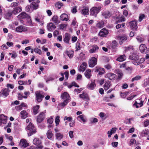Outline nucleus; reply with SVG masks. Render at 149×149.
Masks as SVG:
<instances>
[{"label": "nucleus", "mask_w": 149, "mask_h": 149, "mask_svg": "<svg viewBox=\"0 0 149 149\" xmlns=\"http://www.w3.org/2000/svg\"><path fill=\"white\" fill-rule=\"evenodd\" d=\"M27 130H29V131L28 134L29 136L34 134L36 133V131L33 124L30 123L26 127Z\"/></svg>", "instance_id": "obj_1"}, {"label": "nucleus", "mask_w": 149, "mask_h": 149, "mask_svg": "<svg viewBox=\"0 0 149 149\" xmlns=\"http://www.w3.org/2000/svg\"><path fill=\"white\" fill-rule=\"evenodd\" d=\"M100 7H99L92 8L90 10V15L96 17L97 14L100 12Z\"/></svg>", "instance_id": "obj_2"}, {"label": "nucleus", "mask_w": 149, "mask_h": 149, "mask_svg": "<svg viewBox=\"0 0 149 149\" xmlns=\"http://www.w3.org/2000/svg\"><path fill=\"white\" fill-rule=\"evenodd\" d=\"M36 97V100L38 102H41L44 97V96L41 93L40 91H36L35 93Z\"/></svg>", "instance_id": "obj_3"}, {"label": "nucleus", "mask_w": 149, "mask_h": 149, "mask_svg": "<svg viewBox=\"0 0 149 149\" xmlns=\"http://www.w3.org/2000/svg\"><path fill=\"white\" fill-rule=\"evenodd\" d=\"M33 143L35 145L38 146L37 147V149H42V148L43 146L40 145L41 143V141L39 139L35 138L33 139Z\"/></svg>", "instance_id": "obj_4"}, {"label": "nucleus", "mask_w": 149, "mask_h": 149, "mask_svg": "<svg viewBox=\"0 0 149 149\" xmlns=\"http://www.w3.org/2000/svg\"><path fill=\"white\" fill-rule=\"evenodd\" d=\"M97 64V59L95 57L91 58L88 62L89 66L91 68L93 67Z\"/></svg>", "instance_id": "obj_5"}, {"label": "nucleus", "mask_w": 149, "mask_h": 149, "mask_svg": "<svg viewBox=\"0 0 149 149\" xmlns=\"http://www.w3.org/2000/svg\"><path fill=\"white\" fill-rule=\"evenodd\" d=\"M109 31L108 30L104 28L100 30L99 33V35L100 37H106Z\"/></svg>", "instance_id": "obj_6"}, {"label": "nucleus", "mask_w": 149, "mask_h": 149, "mask_svg": "<svg viewBox=\"0 0 149 149\" xmlns=\"http://www.w3.org/2000/svg\"><path fill=\"white\" fill-rule=\"evenodd\" d=\"M9 90L8 88H5L2 90L0 92V97L4 96V97H7L9 95Z\"/></svg>", "instance_id": "obj_7"}, {"label": "nucleus", "mask_w": 149, "mask_h": 149, "mask_svg": "<svg viewBox=\"0 0 149 149\" xmlns=\"http://www.w3.org/2000/svg\"><path fill=\"white\" fill-rule=\"evenodd\" d=\"M45 115L43 112L41 113L37 117V122L39 123L41 122L44 120L45 118Z\"/></svg>", "instance_id": "obj_8"}, {"label": "nucleus", "mask_w": 149, "mask_h": 149, "mask_svg": "<svg viewBox=\"0 0 149 149\" xmlns=\"http://www.w3.org/2000/svg\"><path fill=\"white\" fill-rule=\"evenodd\" d=\"M131 28L133 30H136L138 28L137 24L136 21H133L129 23Z\"/></svg>", "instance_id": "obj_9"}, {"label": "nucleus", "mask_w": 149, "mask_h": 149, "mask_svg": "<svg viewBox=\"0 0 149 149\" xmlns=\"http://www.w3.org/2000/svg\"><path fill=\"white\" fill-rule=\"evenodd\" d=\"M147 47L145 44L141 45L139 47V49L141 53L146 54L147 53Z\"/></svg>", "instance_id": "obj_10"}, {"label": "nucleus", "mask_w": 149, "mask_h": 149, "mask_svg": "<svg viewBox=\"0 0 149 149\" xmlns=\"http://www.w3.org/2000/svg\"><path fill=\"white\" fill-rule=\"evenodd\" d=\"M13 14L12 10H8L5 14V17L7 19H11L12 18Z\"/></svg>", "instance_id": "obj_11"}, {"label": "nucleus", "mask_w": 149, "mask_h": 149, "mask_svg": "<svg viewBox=\"0 0 149 149\" xmlns=\"http://www.w3.org/2000/svg\"><path fill=\"white\" fill-rule=\"evenodd\" d=\"M95 72H98L99 75H101L104 73L105 71L104 68L96 67L95 69Z\"/></svg>", "instance_id": "obj_12"}, {"label": "nucleus", "mask_w": 149, "mask_h": 149, "mask_svg": "<svg viewBox=\"0 0 149 149\" xmlns=\"http://www.w3.org/2000/svg\"><path fill=\"white\" fill-rule=\"evenodd\" d=\"M116 75L114 73H108L105 75V77L108 78L109 79L113 80L115 79V78L116 77Z\"/></svg>", "instance_id": "obj_13"}, {"label": "nucleus", "mask_w": 149, "mask_h": 149, "mask_svg": "<svg viewBox=\"0 0 149 149\" xmlns=\"http://www.w3.org/2000/svg\"><path fill=\"white\" fill-rule=\"evenodd\" d=\"M117 39L120 40L119 43L121 45L123 42H125L127 39V37L125 36H119L117 37Z\"/></svg>", "instance_id": "obj_14"}, {"label": "nucleus", "mask_w": 149, "mask_h": 149, "mask_svg": "<svg viewBox=\"0 0 149 149\" xmlns=\"http://www.w3.org/2000/svg\"><path fill=\"white\" fill-rule=\"evenodd\" d=\"M99 49V47L97 45H93L91 46V48L89 50V52L91 54L96 52H97Z\"/></svg>", "instance_id": "obj_15"}, {"label": "nucleus", "mask_w": 149, "mask_h": 149, "mask_svg": "<svg viewBox=\"0 0 149 149\" xmlns=\"http://www.w3.org/2000/svg\"><path fill=\"white\" fill-rule=\"evenodd\" d=\"M6 118L7 117L3 114L0 115V125H1L2 124H6Z\"/></svg>", "instance_id": "obj_16"}, {"label": "nucleus", "mask_w": 149, "mask_h": 149, "mask_svg": "<svg viewBox=\"0 0 149 149\" xmlns=\"http://www.w3.org/2000/svg\"><path fill=\"white\" fill-rule=\"evenodd\" d=\"M19 145L22 148H25L29 146V144L26 141L23 139L21 140Z\"/></svg>", "instance_id": "obj_17"}, {"label": "nucleus", "mask_w": 149, "mask_h": 149, "mask_svg": "<svg viewBox=\"0 0 149 149\" xmlns=\"http://www.w3.org/2000/svg\"><path fill=\"white\" fill-rule=\"evenodd\" d=\"M27 30L26 28L23 26H20L17 27L16 29V31L17 32H22Z\"/></svg>", "instance_id": "obj_18"}, {"label": "nucleus", "mask_w": 149, "mask_h": 149, "mask_svg": "<svg viewBox=\"0 0 149 149\" xmlns=\"http://www.w3.org/2000/svg\"><path fill=\"white\" fill-rule=\"evenodd\" d=\"M29 16L25 12H22L20 14L17 16L19 19H27Z\"/></svg>", "instance_id": "obj_19"}, {"label": "nucleus", "mask_w": 149, "mask_h": 149, "mask_svg": "<svg viewBox=\"0 0 149 149\" xmlns=\"http://www.w3.org/2000/svg\"><path fill=\"white\" fill-rule=\"evenodd\" d=\"M102 15L105 19H107L110 17L111 14L110 12L106 11L102 12Z\"/></svg>", "instance_id": "obj_20"}, {"label": "nucleus", "mask_w": 149, "mask_h": 149, "mask_svg": "<svg viewBox=\"0 0 149 149\" xmlns=\"http://www.w3.org/2000/svg\"><path fill=\"white\" fill-rule=\"evenodd\" d=\"M56 28V26L52 22L48 24L47 25V29L48 31H51Z\"/></svg>", "instance_id": "obj_21"}, {"label": "nucleus", "mask_w": 149, "mask_h": 149, "mask_svg": "<svg viewBox=\"0 0 149 149\" xmlns=\"http://www.w3.org/2000/svg\"><path fill=\"white\" fill-rule=\"evenodd\" d=\"M65 37L63 39V41L65 43L69 44V40L70 38L71 35L68 33H65Z\"/></svg>", "instance_id": "obj_22"}, {"label": "nucleus", "mask_w": 149, "mask_h": 149, "mask_svg": "<svg viewBox=\"0 0 149 149\" xmlns=\"http://www.w3.org/2000/svg\"><path fill=\"white\" fill-rule=\"evenodd\" d=\"M22 11V8L19 7H18L14 8L12 11L14 15H16Z\"/></svg>", "instance_id": "obj_23"}, {"label": "nucleus", "mask_w": 149, "mask_h": 149, "mask_svg": "<svg viewBox=\"0 0 149 149\" xmlns=\"http://www.w3.org/2000/svg\"><path fill=\"white\" fill-rule=\"evenodd\" d=\"M87 66V64L85 62H83L80 66L79 70V71L84 72Z\"/></svg>", "instance_id": "obj_24"}, {"label": "nucleus", "mask_w": 149, "mask_h": 149, "mask_svg": "<svg viewBox=\"0 0 149 149\" xmlns=\"http://www.w3.org/2000/svg\"><path fill=\"white\" fill-rule=\"evenodd\" d=\"M65 53L70 58H72L74 54V52L73 51L70 50L69 51H66Z\"/></svg>", "instance_id": "obj_25"}, {"label": "nucleus", "mask_w": 149, "mask_h": 149, "mask_svg": "<svg viewBox=\"0 0 149 149\" xmlns=\"http://www.w3.org/2000/svg\"><path fill=\"white\" fill-rule=\"evenodd\" d=\"M129 58L132 60L136 61H138L139 59V56L136 54H132L129 56Z\"/></svg>", "instance_id": "obj_26"}, {"label": "nucleus", "mask_w": 149, "mask_h": 149, "mask_svg": "<svg viewBox=\"0 0 149 149\" xmlns=\"http://www.w3.org/2000/svg\"><path fill=\"white\" fill-rule=\"evenodd\" d=\"M126 59L125 55L123 54L118 56L116 59V60L119 62H123L125 61Z\"/></svg>", "instance_id": "obj_27"}, {"label": "nucleus", "mask_w": 149, "mask_h": 149, "mask_svg": "<svg viewBox=\"0 0 149 149\" xmlns=\"http://www.w3.org/2000/svg\"><path fill=\"white\" fill-rule=\"evenodd\" d=\"M96 86V84L94 81H92L91 83L88 84L87 86V88L91 90H93L94 89Z\"/></svg>", "instance_id": "obj_28"}, {"label": "nucleus", "mask_w": 149, "mask_h": 149, "mask_svg": "<svg viewBox=\"0 0 149 149\" xmlns=\"http://www.w3.org/2000/svg\"><path fill=\"white\" fill-rule=\"evenodd\" d=\"M111 86L110 81H107L105 82L104 85V88L105 90H107L109 89L110 86Z\"/></svg>", "instance_id": "obj_29"}, {"label": "nucleus", "mask_w": 149, "mask_h": 149, "mask_svg": "<svg viewBox=\"0 0 149 149\" xmlns=\"http://www.w3.org/2000/svg\"><path fill=\"white\" fill-rule=\"evenodd\" d=\"M68 16L67 14L63 13L60 16V19L62 21H67L68 20Z\"/></svg>", "instance_id": "obj_30"}, {"label": "nucleus", "mask_w": 149, "mask_h": 149, "mask_svg": "<svg viewBox=\"0 0 149 149\" xmlns=\"http://www.w3.org/2000/svg\"><path fill=\"white\" fill-rule=\"evenodd\" d=\"M69 102V99L68 98L65 100L63 102L60 103L58 105L60 106L64 107L66 106Z\"/></svg>", "instance_id": "obj_31"}, {"label": "nucleus", "mask_w": 149, "mask_h": 149, "mask_svg": "<svg viewBox=\"0 0 149 149\" xmlns=\"http://www.w3.org/2000/svg\"><path fill=\"white\" fill-rule=\"evenodd\" d=\"M79 97L85 100H90L88 95L84 93L82 94H80L79 95Z\"/></svg>", "instance_id": "obj_32"}, {"label": "nucleus", "mask_w": 149, "mask_h": 149, "mask_svg": "<svg viewBox=\"0 0 149 149\" xmlns=\"http://www.w3.org/2000/svg\"><path fill=\"white\" fill-rule=\"evenodd\" d=\"M117 44L116 41L115 40H113L112 43H110V45L109 48L110 49H115L117 47Z\"/></svg>", "instance_id": "obj_33"}, {"label": "nucleus", "mask_w": 149, "mask_h": 149, "mask_svg": "<svg viewBox=\"0 0 149 149\" xmlns=\"http://www.w3.org/2000/svg\"><path fill=\"white\" fill-rule=\"evenodd\" d=\"M89 10L88 8L86 7H84L81 10V14L84 15H88Z\"/></svg>", "instance_id": "obj_34"}, {"label": "nucleus", "mask_w": 149, "mask_h": 149, "mask_svg": "<svg viewBox=\"0 0 149 149\" xmlns=\"http://www.w3.org/2000/svg\"><path fill=\"white\" fill-rule=\"evenodd\" d=\"M116 128H112L111 129L110 131H109L108 132L107 134H108V137L110 138L111 136V135L113 134L116 131Z\"/></svg>", "instance_id": "obj_35"}, {"label": "nucleus", "mask_w": 149, "mask_h": 149, "mask_svg": "<svg viewBox=\"0 0 149 149\" xmlns=\"http://www.w3.org/2000/svg\"><path fill=\"white\" fill-rule=\"evenodd\" d=\"M33 10H36L38 9L39 7V5L37 4L36 2H33L31 3Z\"/></svg>", "instance_id": "obj_36"}, {"label": "nucleus", "mask_w": 149, "mask_h": 149, "mask_svg": "<svg viewBox=\"0 0 149 149\" xmlns=\"http://www.w3.org/2000/svg\"><path fill=\"white\" fill-rule=\"evenodd\" d=\"M84 117L85 116L83 114L79 116L77 118L79 121L81 122V121L84 123L86 122V120L84 118Z\"/></svg>", "instance_id": "obj_37"}, {"label": "nucleus", "mask_w": 149, "mask_h": 149, "mask_svg": "<svg viewBox=\"0 0 149 149\" xmlns=\"http://www.w3.org/2000/svg\"><path fill=\"white\" fill-rule=\"evenodd\" d=\"M21 117L22 118L25 119L27 117V113L25 110H23L21 111L20 113Z\"/></svg>", "instance_id": "obj_38"}, {"label": "nucleus", "mask_w": 149, "mask_h": 149, "mask_svg": "<svg viewBox=\"0 0 149 149\" xmlns=\"http://www.w3.org/2000/svg\"><path fill=\"white\" fill-rule=\"evenodd\" d=\"M84 75L86 77L89 79L91 76V70L90 69L87 70L84 73Z\"/></svg>", "instance_id": "obj_39"}, {"label": "nucleus", "mask_w": 149, "mask_h": 149, "mask_svg": "<svg viewBox=\"0 0 149 149\" xmlns=\"http://www.w3.org/2000/svg\"><path fill=\"white\" fill-rule=\"evenodd\" d=\"M149 134V130L148 129H146L142 131L141 133V135L142 136H145L148 135Z\"/></svg>", "instance_id": "obj_40"}, {"label": "nucleus", "mask_w": 149, "mask_h": 149, "mask_svg": "<svg viewBox=\"0 0 149 149\" xmlns=\"http://www.w3.org/2000/svg\"><path fill=\"white\" fill-rule=\"evenodd\" d=\"M116 74H118L117 80H119L121 79L123 75V74L122 72L119 70H118L117 71Z\"/></svg>", "instance_id": "obj_41"}, {"label": "nucleus", "mask_w": 149, "mask_h": 149, "mask_svg": "<svg viewBox=\"0 0 149 149\" xmlns=\"http://www.w3.org/2000/svg\"><path fill=\"white\" fill-rule=\"evenodd\" d=\"M39 108V106L37 105L33 107V113L34 115H36L38 112V110Z\"/></svg>", "instance_id": "obj_42"}, {"label": "nucleus", "mask_w": 149, "mask_h": 149, "mask_svg": "<svg viewBox=\"0 0 149 149\" xmlns=\"http://www.w3.org/2000/svg\"><path fill=\"white\" fill-rule=\"evenodd\" d=\"M27 20V25L29 26H32L34 25L32 23L30 16H29V17L26 19Z\"/></svg>", "instance_id": "obj_43"}, {"label": "nucleus", "mask_w": 149, "mask_h": 149, "mask_svg": "<svg viewBox=\"0 0 149 149\" xmlns=\"http://www.w3.org/2000/svg\"><path fill=\"white\" fill-rule=\"evenodd\" d=\"M47 138L49 139H50L52 138L53 136V134L52 132L50 130H48L47 133Z\"/></svg>", "instance_id": "obj_44"}, {"label": "nucleus", "mask_w": 149, "mask_h": 149, "mask_svg": "<svg viewBox=\"0 0 149 149\" xmlns=\"http://www.w3.org/2000/svg\"><path fill=\"white\" fill-rule=\"evenodd\" d=\"M56 136L57 140H60L63 138V136L60 133H57L56 134Z\"/></svg>", "instance_id": "obj_45"}, {"label": "nucleus", "mask_w": 149, "mask_h": 149, "mask_svg": "<svg viewBox=\"0 0 149 149\" xmlns=\"http://www.w3.org/2000/svg\"><path fill=\"white\" fill-rule=\"evenodd\" d=\"M52 21L55 23L58 24L59 23L58 20V17L57 16L54 15L52 18Z\"/></svg>", "instance_id": "obj_46"}, {"label": "nucleus", "mask_w": 149, "mask_h": 149, "mask_svg": "<svg viewBox=\"0 0 149 149\" xmlns=\"http://www.w3.org/2000/svg\"><path fill=\"white\" fill-rule=\"evenodd\" d=\"M69 95L67 93L64 92L62 93L61 95V97L62 99H65L68 97Z\"/></svg>", "instance_id": "obj_47"}, {"label": "nucleus", "mask_w": 149, "mask_h": 149, "mask_svg": "<svg viewBox=\"0 0 149 149\" xmlns=\"http://www.w3.org/2000/svg\"><path fill=\"white\" fill-rule=\"evenodd\" d=\"M85 55L83 52H82L80 53L79 55V59L80 60H83L85 59Z\"/></svg>", "instance_id": "obj_48"}, {"label": "nucleus", "mask_w": 149, "mask_h": 149, "mask_svg": "<svg viewBox=\"0 0 149 149\" xmlns=\"http://www.w3.org/2000/svg\"><path fill=\"white\" fill-rule=\"evenodd\" d=\"M63 3L60 2L56 3L55 6L56 7L58 8V9H60L61 7L63 6Z\"/></svg>", "instance_id": "obj_49"}, {"label": "nucleus", "mask_w": 149, "mask_h": 149, "mask_svg": "<svg viewBox=\"0 0 149 149\" xmlns=\"http://www.w3.org/2000/svg\"><path fill=\"white\" fill-rule=\"evenodd\" d=\"M125 17L124 16H121L120 17L118 20L117 21H116V24H117L118 23L121 22L123 21H125Z\"/></svg>", "instance_id": "obj_50"}, {"label": "nucleus", "mask_w": 149, "mask_h": 149, "mask_svg": "<svg viewBox=\"0 0 149 149\" xmlns=\"http://www.w3.org/2000/svg\"><path fill=\"white\" fill-rule=\"evenodd\" d=\"M141 78V76L138 75L136 76L135 77L132 78V82L134 81H137L140 80Z\"/></svg>", "instance_id": "obj_51"}, {"label": "nucleus", "mask_w": 149, "mask_h": 149, "mask_svg": "<svg viewBox=\"0 0 149 149\" xmlns=\"http://www.w3.org/2000/svg\"><path fill=\"white\" fill-rule=\"evenodd\" d=\"M60 117L57 116H56V118L55 119V123L56 124V125L57 126L59 124V122H60Z\"/></svg>", "instance_id": "obj_52"}, {"label": "nucleus", "mask_w": 149, "mask_h": 149, "mask_svg": "<svg viewBox=\"0 0 149 149\" xmlns=\"http://www.w3.org/2000/svg\"><path fill=\"white\" fill-rule=\"evenodd\" d=\"M32 10V6L30 4V5H27L25 8V10L26 11L29 12L30 11L31 9Z\"/></svg>", "instance_id": "obj_53"}, {"label": "nucleus", "mask_w": 149, "mask_h": 149, "mask_svg": "<svg viewBox=\"0 0 149 149\" xmlns=\"http://www.w3.org/2000/svg\"><path fill=\"white\" fill-rule=\"evenodd\" d=\"M34 51L40 55L42 54L41 50L38 48H35L34 49Z\"/></svg>", "instance_id": "obj_54"}, {"label": "nucleus", "mask_w": 149, "mask_h": 149, "mask_svg": "<svg viewBox=\"0 0 149 149\" xmlns=\"http://www.w3.org/2000/svg\"><path fill=\"white\" fill-rule=\"evenodd\" d=\"M145 17V15L144 14H142L140 15L139 17V21L141 22L142 21V20Z\"/></svg>", "instance_id": "obj_55"}, {"label": "nucleus", "mask_w": 149, "mask_h": 149, "mask_svg": "<svg viewBox=\"0 0 149 149\" xmlns=\"http://www.w3.org/2000/svg\"><path fill=\"white\" fill-rule=\"evenodd\" d=\"M80 43L78 42H77L76 44V50L75 51H76L80 49Z\"/></svg>", "instance_id": "obj_56"}, {"label": "nucleus", "mask_w": 149, "mask_h": 149, "mask_svg": "<svg viewBox=\"0 0 149 149\" xmlns=\"http://www.w3.org/2000/svg\"><path fill=\"white\" fill-rule=\"evenodd\" d=\"M136 141L134 139H131L130 141V145L131 146L133 144L136 143Z\"/></svg>", "instance_id": "obj_57"}, {"label": "nucleus", "mask_w": 149, "mask_h": 149, "mask_svg": "<svg viewBox=\"0 0 149 149\" xmlns=\"http://www.w3.org/2000/svg\"><path fill=\"white\" fill-rule=\"evenodd\" d=\"M72 117H67V116H65L64 117V120H67L68 121H70L71 120H72Z\"/></svg>", "instance_id": "obj_58"}, {"label": "nucleus", "mask_w": 149, "mask_h": 149, "mask_svg": "<svg viewBox=\"0 0 149 149\" xmlns=\"http://www.w3.org/2000/svg\"><path fill=\"white\" fill-rule=\"evenodd\" d=\"M18 3L17 2H14L11 3V7H13L16 6H18Z\"/></svg>", "instance_id": "obj_59"}, {"label": "nucleus", "mask_w": 149, "mask_h": 149, "mask_svg": "<svg viewBox=\"0 0 149 149\" xmlns=\"http://www.w3.org/2000/svg\"><path fill=\"white\" fill-rule=\"evenodd\" d=\"M118 144V143L117 142H113L111 143V145L113 147H116Z\"/></svg>", "instance_id": "obj_60"}, {"label": "nucleus", "mask_w": 149, "mask_h": 149, "mask_svg": "<svg viewBox=\"0 0 149 149\" xmlns=\"http://www.w3.org/2000/svg\"><path fill=\"white\" fill-rule=\"evenodd\" d=\"M64 74L65 75V77L66 78V79L67 80L68 79V78L69 72L68 71H67L65 72L64 73Z\"/></svg>", "instance_id": "obj_61"}, {"label": "nucleus", "mask_w": 149, "mask_h": 149, "mask_svg": "<svg viewBox=\"0 0 149 149\" xmlns=\"http://www.w3.org/2000/svg\"><path fill=\"white\" fill-rule=\"evenodd\" d=\"M47 123H49L50 124H52L53 121V119L52 118L48 119L47 120Z\"/></svg>", "instance_id": "obj_62"}, {"label": "nucleus", "mask_w": 149, "mask_h": 149, "mask_svg": "<svg viewBox=\"0 0 149 149\" xmlns=\"http://www.w3.org/2000/svg\"><path fill=\"white\" fill-rule=\"evenodd\" d=\"M73 131H70L69 132V135L70 137L71 138H72L74 137V136L73 135Z\"/></svg>", "instance_id": "obj_63"}, {"label": "nucleus", "mask_w": 149, "mask_h": 149, "mask_svg": "<svg viewBox=\"0 0 149 149\" xmlns=\"http://www.w3.org/2000/svg\"><path fill=\"white\" fill-rule=\"evenodd\" d=\"M149 125V120H147L144 122V125L145 127H147Z\"/></svg>", "instance_id": "obj_64"}]
</instances>
